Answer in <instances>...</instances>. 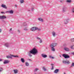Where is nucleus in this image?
<instances>
[{"mask_svg": "<svg viewBox=\"0 0 74 74\" xmlns=\"http://www.w3.org/2000/svg\"><path fill=\"white\" fill-rule=\"evenodd\" d=\"M18 70L17 69H14L13 70L14 74H16V73H18Z\"/></svg>", "mask_w": 74, "mask_h": 74, "instance_id": "16", "label": "nucleus"}, {"mask_svg": "<svg viewBox=\"0 0 74 74\" xmlns=\"http://www.w3.org/2000/svg\"><path fill=\"white\" fill-rule=\"evenodd\" d=\"M42 40H41V39H40V41H39L40 43H42Z\"/></svg>", "mask_w": 74, "mask_h": 74, "instance_id": "35", "label": "nucleus"}, {"mask_svg": "<svg viewBox=\"0 0 74 74\" xmlns=\"http://www.w3.org/2000/svg\"><path fill=\"white\" fill-rule=\"evenodd\" d=\"M64 74H66V73L65 72L64 73Z\"/></svg>", "mask_w": 74, "mask_h": 74, "instance_id": "50", "label": "nucleus"}, {"mask_svg": "<svg viewBox=\"0 0 74 74\" xmlns=\"http://www.w3.org/2000/svg\"><path fill=\"white\" fill-rule=\"evenodd\" d=\"M7 17L5 16H0V19H5Z\"/></svg>", "mask_w": 74, "mask_h": 74, "instance_id": "10", "label": "nucleus"}, {"mask_svg": "<svg viewBox=\"0 0 74 74\" xmlns=\"http://www.w3.org/2000/svg\"><path fill=\"white\" fill-rule=\"evenodd\" d=\"M41 56L42 57V58H47V55L44 54H42Z\"/></svg>", "mask_w": 74, "mask_h": 74, "instance_id": "12", "label": "nucleus"}, {"mask_svg": "<svg viewBox=\"0 0 74 74\" xmlns=\"http://www.w3.org/2000/svg\"><path fill=\"white\" fill-rule=\"evenodd\" d=\"M67 7L66 6H63L62 8V12H65L67 11Z\"/></svg>", "mask_w": 74, "mask_h": 74, "instance_id": "4", "label": "nucleus"}, {"mask_svg": "<svg viewBox=\"0 0 74 74\" xmlns=\"http://www.w3.org/2000/svg\"><path fill=\"white\" fill-rule=\"evenodd\" d=\"M38 20L39 21H40V22H43V19L41 18H38Z\"/></svg>", "mask_w": 74, "mask_h": 74, "instance_id": "18", "label": "nucleus"}, {"mask_svg": "<svg viewBox=\"0 0 74 74\" xmlns=\"http://www.w3.org/2000/svg\"><path fill=\"white\" fill-rule=\"evenodd\" d=\"M25 65L26 66H29V64L28 62H26L25 63Z\"/></svg>", "mask_w": 74, "mask_h": 74, "instance_id": "22", "label": "nucleus"}, {"mask_svg": "<svg viewBox=\"0 0 74 74\" xmlns=\"http://www.w3.org/2000/svg\"><path fill=\"white\" fill-rule=\"evenodd\" d=\"M2 31V30L0 29V33H1V31Z\"/></svg>", "mask_w": 74, "mask_h": 74, "instance_id": "42", "label": "nucleus"}, {"mask_svg": "<svg viewBox=\"0 0 74 74\" xmlns=\"http://www.w3.org/2000/svg\"><path fill=\"white\" fill-rule=\"evenodd\" d=\"M28 60H29V61H32V60L30 59H29Z\"/></svg>", "mask_w": 74, "mask_h": 74, "instance_id": "47", "label": "nucleus"}, {"mask_svg": "<svg viewBox=\"0 0 74 74\" xmlns=\"http://www.w3.org/2000/svg\"><path fill=\"white\" fill-rule=\"evenodd\" d=\"M34 74H36V73H35Z\"/></svg>", "mask_w": 74, "mask_h": 74, "instance_id": "52", "label": "nucleus"}, {"mask_svg": "<svg viewBox=\"0 0 74 74\" xmlns=\"http://www.w3.org/2000/svg\"><path fill=\"white\" fill-rule=\"evenodd\" d=\"M18 31V32L19 33H20L21 32V31H20L18 29L17 30Z\"/></svg>", "mask_w": 74, "mask_h": 74, "instance_id": "38", "label": "nucleus"}, {"mask_svg": "<svg viewBox=\"0 0 74 74\" xmlns=\"http://www.w3.org/2000/svg\"><path fill=\"white\" fill-rule=\"evenodd\" d=\"M49 58H51V59H54V57H52L51 56H50Z\"/></svg>", "mask_w": 74, "mask_h": 74, "instance_id": "34", "label": "nucleus"}, {"mask_svg": "<svg viewBox=\"0 0 74 74\" xmlns=\"http://www.w3.org/2000/svg\"><path fill=\"white\" fill-rule=\"evenodd\" d=\"M4 46L7 48H9L10 45V44H9V43H6L5 44Z\"/></svg>", "mask_w": 74, "mask_h": 74, "instance_id": "8", "label": "nucleus"}, {"mask_svg": "<svg viewBox=\"0 0 74 74\" xmlns=\"http://www.w3.org/2000/svg\"><path fill=\"white\" fill-rule=\"evenodd\" d=\"M65 1H66V2H67V3H71V0H66Z\"/></svg>", "mask_w": 74, "mask_h": 74, "instance_id": "23", "label": "nucleus"}, {"mask_svg": "<svg viewBox=\"0 0 74 74\" xmlns=\"http://www.w3.org/2000/svg\"><path fill=\"white\" fill-rule=\"evenodd\" d=\"M63 62L64 64H70V61H66L65 60H63Z\"/></svg>", "mask_w": 74, "mask_h": 74, "instance_id": "7", "label": "nucleus"}, {"mask_svg": "<svg viewBox=\"0 0 74 74\" xmlns=\"http://www.w3.org/2000/svg\"><path fill=\"white\" fill-rule=\"evenodd\" d=\"M12 30V28H11L10 29V31H11Z\"/></svg>", "mask_w": 74, "mask_h": 74, "instance_id": "45", "label": "nucleus"}, {"mask_svg": "<svg viewBox=\"0 0 74 74\" xmlns=\"http://www.w3.org/2000/svg\"><path fill=\"white\" fill-rule=\"evenodd\" d=\"M21 61L22 63H25V60L24 58H21Z\"/></svg>", "mask_w": 74, "mask_h": 74, "instance_id": "20", "label": "nucleus"}, {"mask_svg": "<svg viewBox=\"0 0 74 74\" xmlns=\"http://www.w3.org/2000/svg\"><path fill=\"white\" fill-rule=\"evenodd\" d=\"M71 49H74V45H73L72 46H71Z\"/></svg>", "mask_w": 74, "mask_h": 74, "instance_id": "31", "label": "nucleus"}, {"mask_svg": "<svg viewBox=\"0 0 74 74\" xmlns=\"http://www.w3.org/2000/svg\"><path fill=\"white\" fill-rule=\"evenodd\" d=\"M58 44H57V43H53L50 45V47H56V46Z\"/></svg>", "mask_w": 74, "mask_h": 74, "instance_id": "5", "label": "nucleus"}, {"mask_svg": "<svg viewBox=\"0 0 74 74\" xmlns=\"http://www.w3.org/2000/svg\"><path fill=\"white\" fill-rule=\"evenodd\" d=\"M34 10V8H32V10L33 11Z\"/></svg>", "mask_w": 74, "mask_h": 74, "instance_id": "43", "label": "nucleus"}, {"mask_svg": "<svg viewBox=\"0 0 74 74\" xmlns=\"http://www.w3.org/2000/svg\"><path fill=\"white\" fill-rule=\"evenodd\" d=\"M12 57H14V58H19V57L18 56H14L13 55L10 54V56H6L7 58L8 59H12Z\"/></svg>", "mask_w": 74, "mask_h": 74, "instance_id": "2", "label": "nucleus"}, {"mask_svg": "<svg viewBox=\"0 0 74 74\" xmlns=\"http://www.w3.org/2000/svg\"><path fill=\"white\" fill-rule=\"evenodd\" d=\"M1 61H2V59H0V62H1Z\"/></svg>", "mask_w": 74, "mask_h": 74, "instance_id": "48", "label": "nucleus"}, {"mask_svg": "<svg viewBox=\"0 0 74 74\" xmlns=\"http://www.w3.org/2000/svg\"><path fill=\"white\" fill-rule=\"evenodd\" d=\"M73 67H74V63H72V64H71V65L70 66V68Z\"/></svg>", "mask_w": 74, "mask_h": 74, "instance_id": "26", "label": "nucleus"}, {"mask_svg": "<svg viewBox=\"0 0 74 74\" xmlns=\"http://www.w3.org/2000/svg\"><path fill=\"white\" fill-rule=\"evenodd\" d=\"M64 50L66 51H69V49L65 47L64 48Z\"/></svg>", "mask_w": 74, "mask_h": 74, "instance_id": "21", "label": "nucleus"}, {"mask_svg": "<svg viewBox=\"0 0 74 74\" xmlns=\"http://www.w3.org/2000/svg\"><path fill=\"white\" fill-rule=\"evenodd\" d=\"M20 2L21 3H24V0H20Z\"/></svg>", "mask_w": 74, "mask_h": 74, "instance_id": "29", "label": "nucleus"}, {"mask_svg": "<svg viewBox=\"0 0 74 74\" xmlns=\"http://www.w3.org/2000/svg\"><path fill=\"white\" fill-rule=\"evenodd\" d=\"M1 7H3V8H5V9H7V6L5 5L2 4L1 5Z\"/></svg>", "mask_w": 74, "mask_h": 74, "instance_id": "13", "label": "nucleus"}, {"mask_svg": "<svg viewBox=\"0 0 74 74\" xmlns=\"http://www.w3.org/2000/svg\"><path fill=\"white\" fill-rule=\"evenodd\" d=\"M63 57H64L65 59H68V58H70V56H69L68 54H64L62 55Z\"/></svg>", "mask_w": 74, "mask_h": 74, "instance_id": "3", "label": "nucleus"}, {"mask_svg": "<svg viewBox=\"0 0 74 74\" xmlns=\"http://www.w3.org/2000/svg\"><path fill=\"white\" fill-rule=\"evenodd\" d=\"M24 30H25V31H28L29 29H27V28H25L24 29Z\"/></svg>", "mask_w": 74, "mask_h": 74, "instance_id": "32", "label": "nucleus"}, {"mask_svg": "<svg viewBox=\"0 0 74 74\" xmlns=\"http://www.w3.org/2000/svg\"><path fill=\"white\" fill-rule=\"evenodd\" d=\"M38 52L37 49L34 48L32 49L29 52L27 53L28 55L29 56L32 57V55H36L37 53H38Z\"/></svg>", "mask_w": 74, "mask_h": 74, "instance_id": "1", "label": "nucleus"}, {"mask_svg": "<svg viewBox=\"0 0 74 74\" xmlns=\"http://www.w3.org/2000/svg\"><path fill=\"white\" fill-rule=\"evenodd\" d=\"M51 66L52 67V68L51 69V70H53V64H51Z\"/></svg>", "mask_w": 74, "mask_h": 74, "instance_id": "30", "label": "nucleus"}, {"mask_svg": "<svg viewBox=\"0 0 74 74\" xmlns=\"http://www.w3.org/2000/svg\"><path fill=\"white\" fill-rule=\"evenodd\" d=\"M24 26H27V24L26 23H24Z\"/></svg>", "mask_w": 74, "mask_h": 74, "instance_id": "39", "label": "nucleus"}, {"mask_svg": "<svg viewBox=\"0 0 74 74\" xmlns=\"http://www.w3.org/2000/svg\"><path fill=\"white\" fill-rule=\"evenodd\" d=\"M59 69H56L54 71V73H58V72H59Z\"/></svg>", "mask_w": 74, "mask_h": 74, "instance_id": "19", "label": "nucleus"}, {"mask_svg": "<svg viewBox=\"0 0 74 74\" xmlns=\"http://www.w3.org/2000/svg\"><path fill=\"white\" fill-rule=\"evenodd\" d=\"M38 30V31H40L41 29L40 28H38V27H36V30Z\"/></svg>", "mask_w": 74, "mask_h": 74, "instance_id": "24", "label": "nucleus"}, {"mask_svg": "<svg viewBox=\"0 0 74 74\" xmlns=\"http://www.w3.org/2000/svg\"><path fill=\"white\" fill-rule=\"evenodd\" d=\"M3 68L0 67V73H1V72H2L3 71Z\"/></svg>", "mask_w": 74, "mask_h": 74, "instance_id": "27", "label": "nucleus"}, {"mask_svg": "<svg viewBox=\"0 0 74 74\" xmlns=\"http://www.w3.org/2000/svg\"><path fill=\"white\" fill-rule=\"evenodd\" d=\"M71 54L73 55H74V52L71 53Z\"/></svg>", "mask_w": 74, "mask_h": 74, "instance_id": "40", "label": "nucleus"}, {"mask_svg": "<svg viewBox=\"0 0 74 74\" xmlns=\"http://www.w3.org/2000/svg\"><path fill=\"white\" fill-rule=\"evenodd\" d=\"M51 47V50L52 51H53V52H55V48L54 47Z\"/></svg>", "mask_w": 74, "mask_h": 74, "instance_id": "17", "label": "nucleus"}, {"mask_svg": "<svg viewBox=\"0 0 74 74\" xmlns=\"http://www.w3.org/2000/svg\"><path fill=\"white\" fill-rule=\"evenodd\" d=\"M39 70L38 68H36L34 69V72H36V71H37V70Z\"/></svg>", "mask_w": 74, "mask_h": 74, "instance_id": "28", "label": "nucleus"}, {"mask_svg": "<svg viewBox=\"0 0 74 74\" xmlns=\"http://www.w3.org/2000/svg\"><path fill=\"white\" fill-rule=\"evenodd\" d=\"M1 14H5V12H1Z\"/></svg>", "mask_w": 74, "mask_h": 74, "instance_id": "41", "label": "nucleus"}, {"mask_svg": "<svg viewBox=\"0 0 74 74\" xmlns=\"http://www.w3.org/2000/svg\"><path fill=\"white\" fill-rule=\"evenodd\" d=\"M28 11H30V10H29Z\"/></svg>", "mask_w": 74, "mask_h": 74, "instance_id": "51", "label": "nucleus"}, {"mask_svg": "<svg viewBox=\"0 0 74 74\" xmlns=\"http://www.w3.org/2000/svg\"><path fill=\"white\" fill-rule=\"evenodd\" d=\"M36 39H37V40H40L41 38H39V37H37L36 38Z\"/></svg>", "mask_w": 74, "mask_h": 74, "instance_id": "36", "label": "nucleus"}, {"mask_svg": "<svg viewBox=\"0 0 74 74\" xmlns=\"http://www.w3.org/2000/svg\"><path fill=\"white\" fill-rule=\"evenodd\" d=\"M60 58H61V57H62V56H60Z\"/></svg>", "mask_w": 74, "mask_h": 74, "instance_id": "49", "label": "nucleus"}, {"mask_svg": "<svg viewBox=\"0 0 74 74\" xmlns=\"http://www.w3.org/2000/svg\"><path fill=\"white\" fill-rule=\"evenodd\" d=\"M71 41H74V38L71 39Z\"/></svg>", "mask_w": 74, "mask_h": 74, "instance_id": "37", "label": "nucleus"}, {"mask_svg": "<svg viewBox=\"0 0 74 74\" xmlns=\"http://www.w3.org/2000/svg\"><path fill=\"white\" fill-rule=\"evenodd\" d=\"M69 18H67L66 20H65L64 21V24H67L69 22Z\"/></svg>", "mask_w": 74, "mask_h": 74, "instance_id": "11", "label": "nucleus"}, {"mask_svg": "<svg viewBox=\"0 0 74 74\" xmlns=\"http://www.w3.org/2000/svg\"><path fill=\"white\" fill-rule=\"evenodd\" d=\"M30 30L32 32H35L36 30V27H32Z\"/></svg>", "mask_w": 74, "mask_h": 74, "instance_id": "6", "label": "nucleus"}, {"mask_svg": "<svg viewBox=\"0 0 74 74\" xmlns=\"http://www.w3.org/2000/svg\"><path fill=\"white\" fill-rule=\"evenodd\" d=\"M43 70H44V71H47V69L45 68V67H43L42 68Z\"/></svg>", "mask_w": 74, "mask_h": 74, "instance_id": "33", "label": "nucleus"}, {"mask_svg": "<svg viewBox=\"0 0 74 74\" xmlns=\"http://www.w3.org/2000/svg\"><path fill=\"white\" fill-rule=\"evenodd\" d=\"M14 6H15V7H17V5H15Z\"/></svg>", "mask_w": 74, "mask_h": 74, "instance_id": "44", "label": "nucleus"}, {"mask_svg": "<svg viewBox=\"0 0 74 74\" xmlns=\"http://www.w3.org/2000/svg\"><path fill=\"white\" fill-rule=\"evenodd\" d=\"M9 14H14V11L12 10H11L9 11Z\"/></svg>", "mask_w": 74, "mask_h": 74, "instance_id": "15", "label": "nucleus"}, {"mask_svg": "<svg viewBox=\"0 0 74 74\" xmlns=\"http://www.w3.org/2000/svg\"><path fill=\"white\" fill-rule=\"evenodd\" d=\"M52 35L53 37H55L56 36V32H55L53 31L52 32Z\"/></svg>", "mask_w": 74, "mask_h": 74, "instance_id": "14", "label": "nucleus"}, {"mask_svg": "<svg viewBox=\"0 0 74 74\" xmlns=\"http://www.w3.org/2000/svg\"><path fill=\"white\" fill-rule=\"evenodd\" d=\"M60 2L61 3H63L64 2V0H60Z\"/></svg>", "mask_w": 74, "mask_h": 74, "instance_id": "25", "label": "nucleus"}, {"mask_svg": "<svg viewBox=\"0 0 74 74\" xmlns=\"http://www.w3.org/2000/svg\"><path fill=\"white\" fill-rule=\"evenodd\" d=\"M10 62V61L8 60H5L3 62V63L4 64H8Z\"/></svg>", "mask_w": 74, "mask_h": 74, "instance_id": "9", "label": "nucleus"}, {"mask_svg": "<svg viewBox=\"0 0 74 74\" xmlns=\"http://www.w3.org/2000/svg\"><path fill=\"white\" fill-rule=\"evenodd\" d=\"M7 12H8V13H9V11H6V13H7Z\"/></svg>", "mask_w": 74, "mask_h": 74, "instance_id": "46", "label": "nucleus"}]
</instances>
